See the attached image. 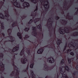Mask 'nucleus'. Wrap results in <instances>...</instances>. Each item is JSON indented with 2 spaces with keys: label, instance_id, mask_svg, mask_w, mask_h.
<instances>
[{
  "label": "nucleus",
  "instance_id": "f257e3e1",
  "mask_svg": "<svg viewBox=\"0 0 78 78\" xmlns=\"http://www.w3.org/2000/svg\"><path fill=\"white\" fill-rule=\"evenodd\" d=\"M30 42H31L33 44V45H31L30 48H27L26 47L24 48V46L23 47V49L21 50L20 53V55L21 56H23V57L24 58H26V56L25 55V50L26 51L28 55L30 56L31 55V57H33V58H34L35 56V53H34V50L36 48V47L37 45H38L39 44L41 41L40 39H39L36 42L35 41L34 42H32L30 41Z\"/></svg>",
  "mask_w": 78,
  "mask_h": 78
},
{
  "label": "nucleus",
  "instance_id": "39448f33",
  "mask_svg": "<svg viewBox=\"0 0 78 78\" xmlns=\"http://www.w3.org/2000/svg\"><path fill=\"white\" fill-rule=\"evenodd\" d=\"M14 2L13 5L15 6L17 8H19L20 9H22V7L20 6V4L19 2H17V0H13Z\"/></svg>",
  "mask_w": 78,
  "mask_h": 78
},
{
  "label": "nucleus",
  "instance_id": "473e14b6",
  "mask_svg": "<svg viewBox=\"0 0 78 78\" xmlns=\"http://www.w3.org/2000/svg\"><path fill=\"white\" fill-rule=\"evenodd\" d=\"M33 20L31 19L28 23V24H31V23H33Z\"/></svg>",
  "mask_w": 78,
  "mask_h": 78
},
{
  "label": "nucleus",
  "instance_id": "6ab92c4d",
  "mask_svg": "<svg viewBox=\"0 0 78 78\" xmlns=\"http://www.w3.org/2000/svg\"><path fill=\"white\" fill-rule=\"evenodd\" d=\"M0 19H5V16L2 13H0Z\"/></svg>",
  "mask_w": 78,
  "mask_h": 78
},
{
  "label": "nucleus",
  "instance_id": "79ce46f5",
  "mask_svg": "<svg viewBox=\"0 0 78 78\" xmlns=\"http://www.w3.org/2000/svg\"><path fill=\"white\" fill-rule=\"evenodd\" d=\"M26 17V16L25 15H23V16L21 17V19H22V20H23V19H24Z\"/></svg>",
  "mask_w": 78,
  "mask_h": 78
},
{
  "label": "nucleus",
  "instance_id": "a211bd4d",
  "mask_svg": "<svg viewBox=\"0 0 78 78\" xmlns=\"http://www.w3.org/2000/svg\"><path fill=\"white\" fill-rule=\"evenodd\" d=\"M17 36H18L19 39H22V36L21 35L20 33L18 32L17 33Z\"/></svg>",
  "mask_w": 78,
  "mask_h": 78
},
{
  "label": "nucleus",
  "instance_id": "dca6fc26",
  "mask_svg": "<svg viewBox=\"0 0 78 78\" xmlns=\"http://www.w3.org/2000/svg\"><path fill=\"white\" fill-rule=\"evenodd\" d=\"M44 51V49L43 48H40L37 51V53L38 54H42V52Z\"/></svg>",
  "mask_w": 78,
  "mask_h": 78
},
{
  "label": "nucleus",
  "instance_id": "e2e57ef3",
  "mask_svg": "<svg viewBox=\"0 0 78 78\" xmlns=\"http://www.w3.org/2000/svg\"><path fill=\"white\" fill-rule=\"evenodd\" d=\"M64 48H67V43H66V45L65 46V47Z\"/></svg>",
  "mask_w": 78,
  "mask_h": 78
},
{
  "label": "nucleus",
  "instance_id": "13d9d810",
  "mask_svg": "<svg viewBox=\"0 0 78 78\" xmlns=\"http://www.w3.org/2000/svg\"><path fill=\"white\" fill-rule=\"evenodd\" d=\"M76 33H77V34H76L75 36H78V32H76Z\"/></svg>",
  "mask_w": 78,
  "mask_h": 78
},
{
  "label": "nucleus",
  "instance_id": "864d4df0",
  "mask_svg": "<svg viewBox=\"0 0 78 78\" xmlns=\"http://www.w3.org/2000/svg\"><path fill=\"white\" fill-rule=\"evenodd\" d=\"M12 62H14V59L13 58L12 59Z\"/></svg>",
  "mask_w": 78,
  "mask_h": 78
},
{
  "label": "nucleus",
  "instance_id": "1a4fd4ad",
  "mask_svg": "<svg viewBox=\"0 0 78 78\" xmlns=\"http://www.w3.org/2000/svg\"><path fill=\"white\" fill-rule=\"evenodd\" d=\"M47 61H48L49 62H50V63H53V62L55 61L54 60V58L52 56H51L50 57L48 58L47 59Z\"/></svg>",
  "mask_w": 78,
  "mask_h": 78
},
{
  "label": "nucleus",
  "instance_id": "b1692460",
  "mask_svg": "<svg viewBox=\"0 0 78 78\" xmlns=\"http://www.w3.org/2000/svg\"><path fill=\"white\" fill-rule=\"evenodd\" d=\"M37 28L40 29V31H42V28H41V23L39 24V25L37 26Z\"/></svg>",
  "mask_w": 78,
  "mask_h": 78
},
{
  "label": "nucleus",
  "instance_id": "338daca9",
  "mask_svg": "<svg viewBox=\"0 0 78 78\" xmlns=\"http://www.w3.org/2000/svg\"><path fill=\"white\" fill-rule=\"evenodd\" d=\"M69 13H68L67 16H68V17H70L69 15Z\"/></svg>",
  "mask_w": 78,
  "mask_h": 78
},
{
  "label": "nucleus",
  "instance_id": "7ed1b4c3",
  "mask_svg": "<svg viewBox=\"0 0 78 78\" xmlns=\"http://www.w3.org/2000/svg\"><path fill=\"white\" fill-rule=\"evenodd\" d=\"M19 44L17 45L14 48L12 49V52H13L12 53V54L13 55V59H15V58H16L15 55H17L18 54L17 52L15 53L14 52L17 51L19 50Z\"/></svg>",
  "mask_w": 78,
  "mask_h": 78
},
{
  "label": "nucleus",
  "instance_id": "bb28decb",
  "mask_svg": "<svg viewBox=\"0 0 78 78\" xmlns=\"http://www.w3.org/2000/svg\"><path fill=\"white\" fill-rule=\"evenodd\" d=\"M65 68L66 71H67V72H69V71L70 69H69V66H65Z\"/></svg>",
  "mask_w": 78,
  "mask_h": 78
},
{
  "label": "nucleus",
  "instance_id": "8fccbe9b",
  "mask_svg": "<svg viewBox=\"0 0 78 78\" xmlns=\"http://www.w3.org/2000/svg\"><path fill=\"white\" fill-rule=\"evenodd\" d=\"M76 47H78V46L75 45V46H73V47L75 49H76Z\"/></svg>",
  "mask_w": 78,
  "mask_h": 78
},
{
  "label": "nucleus",
  "instance_id": "6e6d98bb",
  "mask_svg": "<svg viewBox=\"0 0 78 78\" xmlns=\"http://www.w3.org/2000/svg\"><path fill=\"white\" fill-rule=\"evenodd\" d=\"M13 9L15 11V12H16V11H17V9H16L14 8Z\"/></svg>",
  "mask_w": 78,
  "mask_h": 78
},
{
  "label": "nucleus",
  "instance_id": "2eb2a0df",
  "mask_svg": "<svg viewBox=\"0 0 78 78\" xmlns=\"http://www.w3.org/2000/svg\"><path fill=\"white\" fill-rule=\"evenodd\" d=\"M73 59H74V58H68L69 64H71V62H72L73 64Z\"/></svg>",
  "mask_w": 78,
  "mask_h": 78
},
{
  "label": "nucleus",
  "instance_id": "052dcab7",
  "mask_svg": "<svg viewBox=\"0 0 78 78\" xmlns=\"http://www.w3.org/2000/svg\"><path fill=\"white\" fill-rule=\"evenodd\" d=\"M62 21H63V22H66L67 21H66V20H62Z\"/></svg>",
  "mask_w": 78,
  "mask_h": 78
},
{
  "label": "nucleus",
  "instance_id": "cd10ccee",
  "mask_svg": "<svg viewBox=\"0 0 78 78\" xmlns=\"http://www.w3.org/2000/svg\"><path fill=\"white\" fill-rule=\"evenodd\" d=\"M76 74L78 75V71H74L73 73V75H74V76H75L76 75Z\"/></svg>",
  "mask_w": 78,
  "mask_h": 78
},
{
  "label": "nucleus",
  "instance_id": "a18cd8bd",
  "mask_svg": "<svg viewBox=\"0 0 78 78\" xmlns=\"http://www.w3.org/2000/svg\"><path fill=\"white\" fill-rule=\"evenodd\" d=\"M66 51H67V53H68V52H69V51H71V49H68L67 50H66Z\"/></svg>",
  "mask_w": 78,
  "mask_h": 78
},
{
  "label": "nucleus",
  "instance_id": "5fc2aeb1",
  "mask_svg": "<svg viewBox=\"0 0 78 78\" xmlns=\"http://www.w3.org/2000/svg\"><path fill=\"white\" fill-rule=\"evenodd\" d=\"M44 2H46L48 4L49 3V2H48V0L45 1Z\"/></svg>",
  "mask_w": 78,
  "mask_h": 78
},
{
  "label": "nucleus",
  "instance_id": "412c9836",
  "mask_svg": "<svg viewBox=\"0 0 78 78\" xmlns=\"http://www.w3.org/2000/svg\"><path fill=\"white\" fill-rule=\"evenodd\" d=\"M6 15H5V17H6V18H5L6 20H7V21H9V18L8 17H9V14L8 13H5Z\"/></svg>",
  "mask_w": 78,
  "mask_h": 78
},
{
  "label": "nucleus",
  "instance_id": "a19ab883",
  "mask_svg": "<svg viewBox=\"0 0 78 78\" xmlns=\"http://www.w3.org/2000/svg\"><path fill=\"white\" fill-rule=\"evenodd\" d=\"M55 18L56 20H58L59 19V16H55Z\"/></svg>",
  "mask_w": 78,
  "mask_h": 78
},
{
  "label": "nucleus",
  "instance_id": "f704fd0d",
  "mask_svg": "<svg viewBox=\"0 0 78 78\" xmlns=\"http://www.w3.org/2000/svg\"><path fill=\"white\" fill-rule=\"evenodd\" d=\"M34 66V63H33L30 65V67L31 69L33 68V66Z\"/></svg>",
  "mask_w": 78,
  "mask_h": 78
},
{
  "label": "nucleus",
  "instance_id": "4d7b16f0",
  "mask_svg": "<svg viewBox=\"0 0 78 78\" xmlns=\"http://www.w3.org/2000/svg\"><path fill=\"white\" fill-rule=\"evenodd\" d=\"M40 2L42 3L43 2V0H40Z\"/></svg>",
  "mask_w": 78,
  "mask_h": 78
},
{
  "label": "nucleus",
  "instance_id": "ddd939ff",
  "mask_svg": "<svg viewBox=\"0 0 78 78\" xmlns=\"http://www.w3.org/2000/svg\"><path fill=\"white\" fill-rule=\"evenodd\" d=\"M59 30H60V34H64L65 31H64V29H63L60 27L59 28Z\"/></svg>",
  "mask_w": 78,
  "mask_h": 78
},
{
  "label": "nucleus",
  "instance_id": "37998d69",
  "mask_svg": "<svg viewBox=\"0 0 78 78\" xmlns=\"http://www.w3.org/2000/svg\"><path fill=\"white\" fill-rule=\"evenodd\" d=\"M25 37L26 38V39H28V38H29V36H28V35H26L25 36Z\"/></svg>",
  "mask_w": 78,
  "mask_h": 78
},
{
  "label": "nucleus",
  "instance_id": "bf43d9fd",
  "mask_svg": "<svg viewBox=\"0 0 78 78\" xmlns=\"http://www.w3.org/2000/svg\"><path fill=\"white\" fill-rule=\"evenodd\" d=\"M8 50L9 51H11V49L9 48H8Z\"/></svg>",
  "mask_w": 78,
  "mask_h": 78
},
{
  "label": "nucleus",
  "instance_id": "680f3d73",
  "mask_svg": "<svg viewBox=\"0 0 78 78\" xmlns=\"http://www.w3.org/2000/svg\"><path fill=\"white\" fill-rule=\"evenodd\" d=\"M40 37H41L40 39H42V35H41Z\"/></svg>",
  "mask_w": 78,
  "mask_h": 78
},
{
  "label": "nucleus",
  "instance_id": "72a5a7b5",
  "mask_svg": "<svg viewBox=\"0 0 78 78\" xmlns=\"http://www.w3.org/2000/svg\"><path fill=\"white\" fill-rule=\"evenodd\" d=\"M27 69H28V67H27V69L26 70H23V72H25V73H27Z\"/></svg>",
  "mask_w": 78,
  "mask_h": 78
},
{
  "label": "nucleus",
  "instance_id": "0eeeda50",
  "mask_svg": "<svg viewBox=\"0 0 78 78\" xmlns=\"http://www.w3.org/2000/svg\"><path fill=\"white\" fill-rule=\"evenodd\" d=\"M44 47H48V48H53L55 47V44L53 43H51V44H49L48 45Z\"/></svg>",
  "mask_w": 78,
  "mask_h": 78
},
{
  "label": "nucleus",
  "instance_id": "774afa93",
  "mask_svg": "<svg viewBox=\"0 0 78 78\" xmlns=\"http://www.w3.org/2000/svg\"><path fill=\"white\" fill-rule=\"evenodd\" d=\"M1 78H5V77H4L2 76H1Z\"/></svg>",
  "mask_w": 78,
  "mask_h": 78
},
{
  "label": "nucleus",
  "instance_id": "20e7f679",
  "mask_svg": "<svg viewBox=\"0 0 78 78\" xmlns=\"http://www.w3.org/2000/svg\"><path fill=\"white\" fill-rule=\"evenodd\" d=\"M17 22H14L13 23L12 25V27H11V28L7 30V32L9 34V35H11V33H12V28H14V27H16V26H17Z\"/></svg>",
  "mask_w": 78,
  "mask_h": 78
},
{
  "label": "nucleus",
  "instance_id": "3c124183",
  "mask_svg": "<svg viewBox=\"0 0 78 78\" xmlns=\"http://www.w3.org/2000/svg\"><path fill=\"white\" fill-rule=\"evenodd\" d=\"M49 19H50V20H48V21H49V22H51V18H49Z\"/></svg>",
  "mask_w": 78,
  "mask_h": 78
},
{
  "label": "nucleus",
  "instance_id": "4c0bfd02",
  "mask_svg": "<svg viewBox=\"0 0 78 78\" xmlns=\"http://www.w3.org/2000/svg\"><path fill=\"white\" fill-rule=\"evenodd\" d=\"M61 64L62 65L63 64H64V59H62L61 61Z\"/></svg>",
  "mask_w": 78,
  "mask_h": 78
},
{
  "label": "nucleus",
  "instance_id": "f3484780",
  "mask_svg": "<svg viewBox=\"0 0 78 78\" xmlns=\"http://www.w3.org/2000/svg\"><path fill=\"white\" fill-rule=\"evenodd\" d=\"M30 76H31L32 78H36V75L35 74H34L33 71H31Z\"/></svg>",
  "mask_w": 78,
  "mask_h": 78
},
{
  "label": "nucleus",
  "instance_id": "c85d7f7f",
  "mask_svg": "<svg viewBox=\"0 0 78 78\" xmlns=\"http://www.w3.org/2000/svg\"><path fill=\"white\" fill-rule=\"evenodd\" d=\"M29 30H30L29 28L26 27L25 28L24 30L25 31H27L28 32V31H29Z\"/></svg>",
  "mask_w": 78,
  "mask_h": 78
},
{
  "label": "nucleus",
  "instance_id": "de8ad7c7",
  "mask_svg": "<svg viewBox=\"0 0 78 78\" xmlns=\"http://www.w3.org/2000/svg\"><path fill=\"white\" fill-rule=\"evenodd\" d=\"M58 53H60V54H59V55H60V56H61L62 55V53H61V52L60 51H58Z\"/></svg>",
  "mask_w": 78,
  "mask_h": 78
},
{
  "label": "nucleus",
  "instance_id": "49530a36",
  "mask_svg": "<svg viewBox=\"0 0 78 78\" xmlns=\"http://www.w3.org/2000/svg\"><path fill=\"white\" fill-rule=\"evenodd\" d=\"M3 2H3L2 1H1V3L2 4V5H3V3H4V2H5V0H3Z\"/></svg>",
  "mask_w": 78,
  "mask_h": 78
},
{
  "label": "nucleus",
  "instance_id": "69168bd1",
  "mask_svg": "<svg viewBox=\"0 0 78 78\" xmlns=\"http://www.w3.org/2000/svg\"><path fill=\"white\" fill-rule=\"evenodd\" d=\"M21 2H24V0H20Z\"/></svg>",
  "mask_w": 78,
  "mask_h": 78
},
{
  "label": "nucleus",
  "instance_id": "423d86ee",
  "mask_svg": "<svg viewBox=\"0 0 78 78\" xmlns=\"http://www.w3.org/2000/svg\"><path fill=\"white\" fill-rule=\"evenodd\" d=\"M12 65L14 66L15 70H16L17 71V72L15 74L16 78H20L19 76V73L18 72V70L17 69V66L14 64V62H12Z\"/></svg>",
  "mask_w": 78,
  "mask_h": 78
},
{
  "label": "nucleus",
  "instance_id": "4be33fe9",
  "mask_svg": "<svg viewBox=\"0 0 78 78\" xmlns=\"http://www.w3.org/2000/svg\"><path fill=\"white\" fill-rule=\"evenodd\" d=\"M0 23L1 24V28L2 29V30H4V28H5V27H4L5 24H4V23H2L1 22V21L0 20Z\"/></svg>",
  "mask_w": 78,
  "mask_h": 78
},
{
  "label": "nucleus",
  "instance_id": "f03ea898",
  "mask_svg": "<svg viewBox=\"0 0 78 78\" xmlns=\"http://www.w3.org/2000/svg\"><path fill=\"white\" fill-rule=\"evenodd\" d=\"M59 70L60 71L62 75V76L61 78H64L65 76H64V74H65V73L66 72V70L64 68L63 66H61L60 67L59 69ZM58 69H57V77L55 78H58L59 76V72L58 73Z\"/></svg>",
  "mask_w": 78,
  "mask_h": 78
},
{
  "label": "nucleus",
  "instance_id": "a878e982",
  "mask_svg": "<svg viewBox=\"0 0 78 78\" xmlns=\"http://www.w3.org/2000/svg\"><path fill=\"white\" fill-rule=\"evenodd\" d=\"M0 66L2 68H3L5 67V65L3 64L2 62H0Z\"/></svg>",
  "mask_w": 78,
  "mask_h": 78
},
{
  "label": "nucleus",
  "instance_id": "c03bdc74",
  "mask_svg": "<svg viewBox=\"0 0 78 78\" xmlns=\"http://www.w3.org/2000/svg\"><path fill=\"white\" fill-rule=\"evenodd\" d=\"M64 76H65V78H69V77L67 76L66 74H64Z\"/></svg>",
  "mask_w": 78,
  "mask_h": 78
},
{
  "label": "nucleus",
  "instance_id": "c756f323",
  "mask_svg": "<svg viewBox=\"0 0 78 78\" xmlns=\"http://www.w3.org/2000/svg\"><path fill=\"white\" fill-rule=\"evenodd\" d=\"M44 67L45 69H48L49 67L46 64L44 65Z\"/></svg>",
  "mask_w": 78,
  "mask_h": 78
},
{
  "label": "nucleus",
  "instance_id": "9b49d317",
  "mask_svg": "<svg viewBox=\"0 0 78 78\" xmlns=\"http://www.w3.org/2000/svg\"><path fill=\"white\" fill-rule=\"evenodd\" d=\"M23 5L24 7L28 8L30 6V4L28 2H25L23 4Z\"/></svg>",
  "mask_w": 78,
  "mask_h": 78
},
{
  "label": "nucleus",
  "instance_id": "4468645a",
  "mask_svg": "<svg viewBox=\"0 0 78 78\" xmlns=\"http://www.w3.org/2000/svg\"><path fill=\"white\" fill-rule=\"evenodd\" d=\"M59 30H60V34H64L65 31H64V29H63L60 27L59 28Z\"/></svg>",
  "mask_w": 78,
  "mask_h": 78
},
{
  "label": "nucleus",
  "instance_id": "9d476101",
  "mask_svg": "<svg viewBox=\"0 0 78 78\" xmlns=\"http://www.w3.org/2000/svg\"><path fill=\"white\" fill-rule=\"evenodd\" d=\"M27 61H28V60H27V59L26 58H22L21 59V61L22 64H26Z\"/></svg>",
  "mask_w": 78,
  "mask_h": 78
},
{
  "label": "nucleus",
  "instance_id": "e433bc0d",
  "mask_svg": "<svg viewBox=\"0 0 78 78\" xmlns=\"http://www.w3.org/2000/svg\"><path fill=\"white\" fill-rule=\"evenodd\" d=\"M0 35H5L4 33H2V29H0Z\"/></svg>",
  "mask_w": 78,
  "mask_h": 78
},
{
  "label": "nucleus",
  "instance_id": "5701e85b",
  "mask_svg": "<svg viewBox=\"0 0 78 78\" xmlns=\"http://www.w3.org/2000/svg\"><path fill=\"white\" fill-rule=\"evenodd\" d=\"M47 6H48V4H44V8L45 9V10H47V11L48 10V9L49 8V6H48V7L47 8ZM46 6V7H45Z\"/></svg>",
  "mask_w": 78,
  "mask_h": 78
},
{
  "label": "nucleus",
  "instance_id": "58836bf2",
  "mask_svg": "<svg viewBox=\"0 0 78 78\" xmlns=\"http://www.w3.org/2000/svg\"><path fill=\"white\" fill-rule=\"evenodd\" d=\"M3 53H0V57H2V58H3Z\"/></svg>",
  "mask_w": 78,
  "mask_h": 78
},
{
  "label": "nucleus",
  "instance_id": "aec40b11",
  "mask_svg": "<svg viewBox=\"0 0 78 78\" xmlns=\"http://www.w3.org/2000/svg\"><path fill=\"white\" fill-rule=\"evenodd\" d=\"M57 44L58 45H59L61 43H62V41L60 39H58V41L57 42Z\"/></svg>",
  "mask_w": 78,
  "mask_h": 78
},
{
  "label": "nucleus",
  "instance_id": "ea45409f",
  "mask_svg": "<svg viewBox=\"0 0 78 78\" xmlns=\"http://www.w3.org/2000/svg\"><path fill=\"white\" fill-rule=\"evenodd\" d=\"M70 55H72L73 56H74V53H73V52H70Z\"/></svg>",
  "mask_w": 78,
  "mask_h": 78
},
{
  "label": "nucleus",
  "instance_id": "c9c22d12",
  "mask_svg": "<svg viewBox=\"0 0 78 78\" xmlns=\"http://www.w3.org/2000/svg\"><path fill=\"white\" fill-rule=\"evenodd\" d=\"M55 58H57V57L58 56V53H55Z\"/></svg>",
  "mask_w": 78,
  "mask_h": 78
},
{
  "label": "nucleus",
  "instance_id": "f8f14e48",
  "mask_svg": "<svg viewBox=\"0 0 78 78\" xmlns=\"http://www.w3.org/2000/svg\"><path fill=\"white\" fill-rule=\"evenodd\" d=\"M66 29H64V31H65V32H64V34H66V33H69V31H70V29H69V28H72L70 27H66Z\"/></svg>",
  "mask_w": 78,
  "mask_h": 78
},
{
  "label": "nucleus",
  "instance_id": "6e6552de",
  "mask_svg": "<svg viewBox=\"0 0 78 78\" xmlns=\"http://www.w3.org/2000/svg\"><path fill=\"white\" fill-rule=\"evenodd\" d=\"M33 31L32 33L33 35L36 37L37 35V32H36V27H33Z\"/></svg>",
  "mask_w": 78,
  "mask_h": 78
},
{
  "label": "nucleus",
  "instance_id": "0e129e2a",
  "mask_svg": "<svg viewBox=\"0 0 78 78\" xmlns=\"http://www.w3.org/2000/svg\"><path fill=\"white\" fill-rule=\"evenodd\" d=\"M77 9V12H78V8H75V9Z\"/></svg>",
  "mask_w": 78,
  "mask_h": 78
},
{
  "label": "nucleus",
  "instance_id": "2f4dec72",
  "mask_svg": "<svg viewBox=\"0 0 78 78\" xmlns=\"http://www.w3.org/2000/svg\"><path fill=\"white\" fill-rule=\"evenodd\" d=\"M29 0L32 3H34V4H36V0Z\"/></svg>",
  "mask_w": 78,
  "mask_h": 78
},
{
  "label": "nucleus",
  "instance_id": "603ef678",
  "mask_svg": "<svg viewBox=\"0 0 78 78\" xmlns=\"http://www.w3.org/2000/svg\"><path fill=\"white\" fill-rule=\"evenodd\" d=\"M66 50V48L64 47L63 48V51H62L63 52H64V51H65V50Z\"/></svg>",
  "mask_w": 78,
  "mask_h": 78
},
{
  "label": "nucleus",
  "instance_id": "393cba45",
  "mask_svg": "<svg viewBox=\"0 0 78 78\" xmlns=\"http://www.w3.org/2000/svg\"><path fill=\"white\" fill-rule=\"evenodd\" d=\"M40 19V18H36L34 20V23H36L37 21H39V20Z\"/></svg>",
  "mask_w": 78,
  "mask_h": 78
},
{
  "label": "nucleus",
  "instance_id": "7c9ffc66",
  "mask_svg": "<svg viewBox=\"0 0 78 78\" xmlns=\"http://www.w3.org/2000/svg\"><path fill=\"white\" fill-rule=\"evenodd\" d=\"M14 73H15V71H13L12 72V73L10 74V76H14Z\"/></svg>",
  "mask_w": 78,
  "mask_h": 78
},
{
  "label": "nucleus",
  "instance_id": "09e8293b",
  "mask_svg": "<svg viewBox=\"0 0 78 78\" xmlns=\"http://www.w3.org/2000/svg\"><path fill=\"white\" fill-rule=\"evenodd\" d=\"M35 9H36V10H37H37H38V6H37V5L36 6V8Z\"/></svg>",
  "mask_w": 78,
  "mask_h": 78
}]
</instances>
